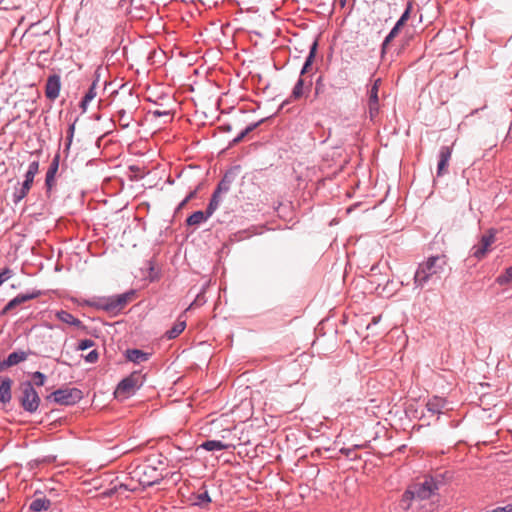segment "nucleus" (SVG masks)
Segmentation results:
<instances>
[{
    "instance_id": "nucleus-1",
    "label": "nucleus",
    "mask_w": 512,
    "mask_h": 512,
    "mask_svg": "<svg viewBox=\"0 0 512 512\" xmlns=\"http://www.w3.org/2000/svg\"><path fill=\"white\" fill-rule=\"evenodd\" d=\"M444 483V475L439 473L435 475H425L422 482L412 483L404 491L401 498V506L408 510L415 500H428L437 495L440 487Z\"/></svg>"
},
{
    "instance_id": "nucleus-2",
    "label": "nucleus",
    "mask_w": 512,
    "mask_h": 512,
    "mask_svg": "<svg viewBox=\"0 0 512 512\" xmlns=\"http://www.w3.org/2000/svg\"><path fill=\"white\" fill-rule=\"evenodd\" d=\"M447 264L448 258L445 254L429 256L419 263L413 278L415 288L422 289L434 277L440 278Z\"/></svg>"
},
{
    "instance_id": "nucleus-3",
    "label": "nucleus",
    "mask_w": 512,
    "mask_h": 512,
    "mask_svg": "<svg viewBox=\"0 0 512 512\" xmlns=\"http://www.w3.org/2000/svg\"><path fill=\"white\" fill-rule=\"evenodd\" d=\"M136 290L130 289L122 294L97 297L92 300L85 301L89 307L103 310L111 315H118L124 307L135 297Z\"/></svg>"
},
{
    "instance_id": "nucleus-4",
    "label": "nucleus",
    "mask_w": 512,
    "mask_h": 512,
    "mask_svg": "<svg viewBox=\"0 0 512 512\" xmlns=\"http://www.w3.org/2000/svg\"><path fill=\"white\" fill-rule=\"evenodd\" d=\"M132 478L137 479L140 485L150 487L163 479V474L153 464L148 462L137 465L131 472Z\"/></svg>"
},
{
    "instance_id": "nucleus-5",
    "label": "nucleus",
    "mask_w": 512,
    "mask_h": 512,
    "mask_svg": "<svg viewBox=\"0 0 512 512\" xmlns=\"http://www.w3.org/2000/svg\"><path fill=\"white\" fill-rule=\"evenodd\" d=\"M83 398V392L76 388H60L47 396V399L60 405H75Z\"/></svg>"
},
{
    "instance_id": "nucleus-6",
    "label": "nucleus",
    "mask_w": 512,
    "mask_h": 512,
    "mask_svg": "<svg viewBox=\"0 0 512 512\" xmlns=\"http://www.w3.org/2000/svg\"><path fill=\"white\" fill-rule=\"evenodd\" d=\"M144 379L145 376L140 371H133L118 383L116 393L123 397H129L143 385Z\"/></svg>"
},
{
    "instance_id": "nucleus-7",
    "label": "nucleus",
    "mask_w": 512,
    "mask_h": 512,
    "mask_svg": "<svg viewBox=\"0 0 512 512\" xmlns=\"http://www.w3.org/2000/svg\"><path fill=\"white\" fill-rule=\"evenodd\" d=\"M21 390V406L26 412L34 413L35 411H37L39 407L40 398L38 393L34 389L33 384L30 381H26L22 383Z\"/></svg>"
},
{
    "instance_id": "nucleus-8",
    "label": "nucleus",
    "mask_w": 512,
    "mask_h": 512,
    "mask_svg": "<svg viewBox=\"0 0 512 512\" xmlns=\"http://www.w3.org/2000/svg\"><path fill=\"white\" fill-rule=\"evenodd\" d=\"M139 98L131 90L120 92L114 99L115 110L125 111L128 114H135L139 107Z\"/></svg>"
},
{
    "instance_id": "nucleus-9",
    "label": "nucleus",
    "mask_w": 512,
    "mask_h": 512,
    "mask_svg": "<svg viewBox=\"0 0 512 512\" xmlns=\"http://www.w3.org/2000/svg\"><path fill=\"white\" fill-rule=\"evenodd\" d=\"M42 295V292L37 289H32L26 293H20L15 296L13 299L8 301V303L2 308V314L8 313L10 311H14L17 309L22 303L36 299Z\"/></svg>"
},
{
    "instance_id": "nucleus-10",
    "label": "nucleus",
    "mask_w": 512,
    "mask_h": 512,
    "mask_svg": "<svg viewBox=\"0 0 512 512\" xmlns=\"http://www.w3.org/2000/svg\"><path fill=\"white\" fill-rule=\"evenodd\" d=\"M381 79L378 78L374 81L371 87L368 89V112L371 120H374L379 113V86Z\"/></svg>"
},
{
    "instance_id": "nucleus-11",
    "label": "nucleus",
    "mask_w": 512,
    "mask_h": 512,
    "mask_svg": "<svg viewBox=\"0 0 512 512\" xmlns=\"http://www.w3.org/2000/svg\"><path fill=\"white\" fill-rule=\"evenodd\" d=\"M61 90V77L59 74H51L48 76L45 84V96L47 99L54 101L59 97Z\"/></svg>"
},
{
    "instance_id": "nucleus-12",
    "label": "nucleus",
    "mask_w": 512,
    "mask_h": 512,
    "mask_svg": "<svg viewBox=\"0 0 512 512\" xmlns=\"http://www.w3.org/2000/svg\"><path fill=\"white\" fill-rule=\"evenodd\" d=\"M59 164H60V153L57 152L54 155V157L52 158V161L48 167V170H47L46 176H45V187H46V191L48 193L50 191H52V189L55 186V176L58 172Z\"/></svg>"
},
{
    "instance_id": "nucleus-13",
    "label": "nucleus",
    "mask_w": 512,
    "mask_h": 512,
    "mask_svg": "<svg viewBox=\"0 0 512 512\" xmlns=\"http://www.w3.org/2000/svg\"><path fill=\"white\" fill-rule=\"evenodd\" d=\"M452 155V147L441 146L439 149V161L437 165V176H443L447 173V168Z\"/></svg>"
},
{
    "instance_id": "nucleus-14",
    "label": "nucleus",
    "mask_w": 512,
    "mask_h": 512,
    "mask_svg": "<svg viewBox=\"0 0 512 512\" xmlns=\"http://www.w3.org/2000/svg\"><path fill=\"white\" fill-rule=\"evenodd\" d=\"M51 501L43 495L41 491H36L33 495V499L29 504V510L32 512L46 511L50 508Z\"/></svg>"
},
{
    "instance_id": "nucleus-15",
    "label": "nucleus",
    "mask_w": 512,
    "mask_h": 512,
    "mask_svg": "<svg viewBox=\"0 0 512 512\" xmlns=\"http://www.w3.org/2000/svg\"><path fill=\"white\" fill-rule=\"evenodd\" d=\"M126 359L134 364H140L150 359L151 353L144 352L143 350L132 348L126 349L124 353Z\"/></svg>"
},
{
    "instance_id": "nucleus-16",
    "label": "nucleus",
    "mask_w": 512,
    "mask_h": 512,
    "mask_svg": "<svg viewBox=\"0 0 512 512\" xmlns=\"http://www.w3.org/2000/svg\"><path fill=\"white\" fill-rule=\"evenodd\" d=\"M447 404L448 402L445 398L433 396L427 401L426 408L430 413L440 415L446 409Z\"/></svg>"
},
{
    "instance_id": "nucleus-17",
    "label": "nucleus",
    "mask_w": 512,
    "mask_h": 512,
    "mask_svg": "<svg viewBox=\"0 0 512 512\" xmlns=\"http://www.w3.org/2000/svg\"><path fill=\"white\" fill-rule=\"evenodd\" d=\"M235 179V174L232 170L226 171L221 180L218 182L214 192L221 195L222 193H226L230 190L231 184Z\"/></svg>"
},
{
    "instance_id": "nucleus-18",
    "label": "nucleus",
    "mask_w": 512,
    "mask_h": 512,
    "mask_svg": "<svg viewBox=\"0 0 512 512\" xmlns=\"http://www.w3.org/2000/svg\"><path fill=\"white\" fill-rule=\"evenodd\" d=\"M112 117L122 129H127L134 121V114H128L125 111L115 110Z\"/></svg>"
},
{
    "instance_id": "nucleus-19",
    "label": "nucleus",
    "mask_w": 512,
    "mask_h": 512,
    "mask_svg": "<svg viewBox=\"0 0 512 512\" xmlns=\"http://www.w3.org/2000/svg\"><path fill=\"white\" fill-rule=\"evenodd\" d=\"M263 122H264V119H261L257 122H253V123H250L249 125H247L245 129H243L235 138H233L229 142V147H233V146L237 145L238 143H240L245 138V136H247L249 133L254 131Z\"/></svg>"
},
{
    "instance_id": "nucleus-20",
    "label": "nucleus",
    "mask_w": 512,
    "mask_h": 512,
    "mask_svg": "<svg viewBox=\"0 0 512 512\" xmlns=\"http://www.w3.org/2000/svg\"><path fill=\"white\" fill-rule=\"evenodd\" d=\"M27 358V354L23 351H14L8 355V357L2 361V369L5 367H11L24 361Z\"/></svg>"
},
{
    "instance_id": "nucleus-21",
    "label": "nucleus",
    "mask_w": 512,
    "mask_h": 512,
    "mask_svg": "<svg viewBox=\"0 0 512 512\" xmlns=\"http://www.w3.org/2000/svg\"><path fill=\"white\" fill-rule=\"evenodd\" d=\"M192 503L200 508H206L211 503V497L205 489L203 492L192 495Z\"/></svg>"
},
{
    "instance_id": "nucleus-22",
    "label": "nucleus",
    "mask_w": 512,
    "mask_h": 512,
    "mask_svg": "<svg viewBox=\"0 0 512 512\" xmlns=\"http://www.w3.org/2000/svg\"><path fill=\"white\" fill-rule=\"evenodd\" d=\"M229 447V444H225L220 440H206L199 446V448L206 451H221L226 450Z\"/></svg>"
},
{
    "instance_id": "nucleus-23",
    "label": "nucleus",
    "mask_w": 512,
    "mask_h": 512,
    "mask_svg": "<svg viewBox=\"0 0 512 512\" xmlns=\"http://www.w3.org/2000/svg\"><path fill=\"white\" fill-rule=\"evenodd\" d=\"M209 218L210 216L205 211L197 210L193 212L189 217H187L186 224L187 226L199 225Z\"/></svg>"
},
{
    "instance_id": "nucleus-24",
    "label": "nucleus",
    "mask_w": 512,
    "mask_h": 512,
    "mask_svg": "<svg viewBox=\"0 0 512 512\" xmlns=\"http://www.w3.org/2000/svg\"><path fill=\"white\" fill-rule=\"evenodd\" d=\"M186 328V321H177L170 329H168L164 337L168 340L177 338Z\"/></svg>"
},
{
    "instance_id": "nucleus-25",
    "label": "nucleus",
    "mask_w": 512,
    "mask_h": 512,
    "mask_svg": "<svg viewBox=\"0 0 512 512\" xmlns=\"http://www.w3.org/2000/svg\"><path fill=\"white\" fill-rule=\"evenodd\" d=\"M305 94V80L303 77H300L298 78V80L296 81L293 89H292V92L290 94V99L291 100H298L300 99L301 97H303Z\"/></svg>"
},
{
    "instance_id": "nucleus-26",
    "label": "nucleus",
    "mask_w": 512,
    "mask_h": 512,
    "mask_svg": "<svg viewBox=\"0 0 512 512\" xmlns=\"http://www.w3.org/2000/svg\"><path fill=\"white\" fill-rule=\"evenodd\" d=\"M496 239V230L491 228L480 238V244L484 246L486 250H489V247L495 242Z\"/></svg>"
},
{
    "instance_id": "nucleus-27",
    "label": "nucleus",
    "mask_w": 512,
    "mask_h": 512,
    "mask_svg": "<svg viewBox=\"0 0 512 512\" xmlns=\"http://www.w3.org/2000/svg\"><path fill=\"white\" fill-rule=\"evenodd\" d=\"M221 198L220 195L213 191L205 212L211 217L219 207Z\"/></svg>"
},
{
    "instance_id": "nucleus-28",
    "label": "nucleus",
    "mask_w": 512,
    "mask_h": 512,
    "mask_svg": "<svg viewBox=\"0 0 512 512\" xmlns=\"http://www.w3.org/2000/svg\"><path fill=\"white\" fill-rule=\"evenodd\" d=\"M495 282L500 286H504L512 282V265L499 274Z\"/></svg>"
},
{
    "instance_id": "nucleus-29",
    "label": "nucleus",
    "mask_w": 512,
    "mask_h": 512,
    "mask_svg": "<svg viewBox=\"0 0 512 512\" xmlns=\"http://www.w3.org/2000/svg\"><path fill=\"white\" fill-rule=\"evenodd\" d=\"M325 83H324V77L322 75L318 76L315 80V86H314V100H320L322 97V94L325 91Z\"/></svg>"
},
{
    "instance_id": "nucleus-30",
    "label": "nucleus",
    "mask_w": 512,
    "mask_h": 512,
    "mask_svg": "<svg viewBox=\"0 0 512 512\" xmlns=\"http://www.w3.org/2000/svg\"><path fill=\"white\" fill-rule=\"evenodd\" d=\"M76 122H77V118L73 122H71L68 126L66 142H65V147H64V152L66 153V155H68L71 144L73 142Z\"/></svg>"
},
{
    "instance_id": "nucleus-31",
    "label": "nucleus",
    "mask_w": 512,
    "mask_h": 512,
    "mask_svg": "<svg viewBox=\"0 0 512 512\" xmlns=\"http://www.w3.org/2000/svg\"><path fill=\"white\" fill-rule=\"evenodd\" d=\"M317 48H318V40L315 39L309 47V53L304 61V64H303L304 66L311 68V66L315 60V57H316Z\"/></svg>"
},
{
    "instance_id": "nucleus-32",
    "label": "nucleus",
    "mask_w": 512,
    "mask_h": 512,
    "mask_svg": "<svg viewBox=\"0 0 512 512\" xmlns=\"http://www.w3.org/2000/svg\"><path fill=\"white\" fill-rule=\"evenodd\" d=\"M38 171H39V161L34 160V161L30 162V164L28 166V170L25 173L24 181L33 183L34 177L38 173Z\"/></svg>"
},
{
    "instance_id": "nucleus-33",
    "label": "nucleus",
    "mask_w": 512,
    "mask_h": 512,
    "mask_svg": "<svg viewBox=\"0 0 512 512\" xmlns=\"http://www.w3.org/2000/svg\"><path fill=\"white\" fill-rule=\"evenodd\" d=\"M487 252H488V250H486L484 248V246H482L480 243L475 244L470 249V257H474L475 259H477L479 261V260H482L486 256Z\"/></svg>"
},
{
    "instance_id": "nucleus-34",
    "label": "nucleus",
    "mask_w": 512,
    "mask_h": 512,
    "mask_svg": "<svg viewBox=\"0 0 512 512\" xmlns=\"http://www.w3.org/2000/svg\"><path fill=\"white\" fill-rule=\"evenodd\" d=\"M400 31L396 28H392L390 32L387 34V36L384 38L382 45H381V53H386V49L388 44L398 35Z\"/></svg>"
},
{
    "instance_id": "nucleus-35",
    "label": "nucleus",
    "mask_w": 512,
    "mask_h": 512,
    "mask_svg": "<svg viewBox=\"0 0 512 512\" xmlns=\"http://www.w3.org/2000/svg\"><path fill=\"white\" fill-rule=\"evenodd\" d=\"M55 316L59 321L68 325H70L71 321L74 319V316L66 310L56 311Z\"/></svg>"
},
{
    "instance_id": "nucleus-36",
    "label": "nucleus",
    "mask_w": 512,
    "mask_h": 512,
    "mask_svg": "<svg viewBox=\"0 0 512 512\" xmlns=\"http://www.w3.org/2000/svg\"><path fill=\"white\" fill-rule=\"evenodd\" d=\"M97 83H98V77H96V79L91 83L88 91L85 93V95L83 97V98H85V101H92L96 97Z\"/></svg>"
},
{
    "instance_id": "nucleus-37",
    "label": "nucleus",
    "mask_w": 512,
    "mask_h": 512,
    "mask_svg": "<svg viewBox=\"0 0 512 512\" xmlns=\"http://www.w3.org/2000/svg\"><path fill=\"white\" fill-rule=\"evenodd\" d=\"M32 378L34 381V384L36 386H43L45 384V381L47 379L46 375L40 371H36L32 374Z\"/></svg>"
},
{
    "instance_id": "nucleus-38",
    "label": "nucleus",
    "mask_w": 512,
    "mask_h": 512,
    "mask_svg": "<svg viewBox=\"0 0 512 512\" xmlns=\"http://www.w3.org/2000/svg\"><path fill=\"white\" fill-rule=\"evenodd\" d=\"M339 452L346 456L348 459L350 460H358L360 459V456L354 454V448L352 447H349V448H346V447H342Z\"/></svg>"
},
{
    "instance_id": "nucleus-39",
    "label": "nucleus",
    "mask_w": 512,
    "mask_h": 512,
    "mask_svg": "<svg viewBox=\"0 0 512 512\" xmlns=\"http://www.w3.org/2000/svg\"><path fill=\"white\" fill-rule=\"evenodd\" d=\"M95 345V341L92 339H83L78 342L77 350L85 351Z\"/></svg>"
},
{
    "instance_id": "nucleus-40",
    "label": "nucleus",
    "mask_w": 512,
    "mask_h": 512,
    "mask_svg": "<svg viewBox=\"0 0 512 512\" xmlns=\"http://www.w3.org/2000/svg\"><path fill=\"white\" fill-rule=\"evenodd\" d=\"M26 195V192L21 187H16L13 192V202L15 204L19 203Z\"/></svg>"
},
{
    "instance_id": "nucleus-41",
    "label": "nucleus",
    "mask_w": 512,
    "mask_h": 512,
    "mask_svg": "<svg viewBox=\"0 0 512 512\" xmlns=\"http://www.w3.org/2000/svg\"><path fill=\"white\" fill-rule=\"evenodd\" d=\"M412 10H413V3H412V1H408L404 12L400 16V19L403 20L404 22H407L408 19L410 18Z\"/></svg>"
},
{
    "instance_id": "nucleus-42",
    "label": "nucleus",
    "mask_w": 512,
    "mask_h": 512,
    "mask_svg": "<svg viewBox=\"0 0 512 512\" xmlns=\"http://www.w3.org/2000/svg\"><path fill=\"white\" fill-rule=\"evenodd\" d=\"M84 358L88 363H96L99 358V353L97 350H92Z\"/></svg>"
},
{
    "instance_id": "nucleus-43",
    "label": "nucleus",
    "mask_w": 512,
    "mask_h": 512,
    "mask_svg": "<svg viewBox=\"0 0 512 512\" xmlns=\"http://www.w3.org/2000/svg\"><path fill=\"white\" fill-rule=\"evenodd\" d=\"M125 1H126V0H121V1H120V4H121V5H123V4H122V2H125ZM129 3H130V5H131L132 9H134V10H135V11H137V12H141V9H140L137 5H135V0H129ZM133 16H134V17H137V18H143V17H144V16L142 15V13H133Z\"/></svg>"
},
{
    "instance_id": "nucleus-44",
    "label": "nucleus",
    "mask_w": 512,
    "mask_h": 512,
    "mask_svg": "<svg viewBox=\"0 0 512 512\" xmlns=\"http://www.w3.org/2000/svg\"><path fill=\"white\" fill-rule=\"evenodd\" d=\"M13 275V271L9 268H2V273H1V277H2V284L7 281L8 279H10Z\"/></svg>"
},
{
    "instance_id": "nucleus-45",
    "label": "nucleus",
    "mask_w": 512,
    "mask_h": 512,
    "mask_svg": "<svg viewBox=\"0 0 512 512\" xmlns=\"http://www.w3.org/2000/svg\"><path fill=\"white\" fill-rule=\"evenodd\" d=\"M12 380L8 377H2V391L10 392Z\"/></svg>"
},
{
    "instance_id": "nucleus-46",
    "label": "nucleus",
    "mask_w": 512,
    "mask_h": 512,
    "mask_svg": "<svg viewBox=\"0 0 512 512\" xmlns=\"http://www.w3.org/2000/svg\"><path fill=\"white\" fill-rule=\"evenodd\" d=\"M70 326H74V327H76L77 329H80V330H86L87 329L86 325H84L83 322L81 320H79L78 318H76V317H74V319L71 321Z\"/></svg>"
},
{
    "instance_id": "nucleus-47",
    "label": "nucleus",
    "mask_w": 512,
    "mask_h": 512,
    "mask_svg": "<svg viewBox=\"0 0 512 512\" xmlns=\"http://www.w3.org/2000/svg\"><path fill=\"white\" fill-rule=\"evenodd\" d=\"M152 115L154 117H162V116H168L170 115V111L168 110H160V109H155L153 111H151Z\"/></svg>"
},
{
    "instance_id": "nucleus-48",
    "label": "nucleus",
    "mask_w": 512,
    "mask_h": 512,
    "mask_svg": "<svg viewBox=\"0 0 512 512\" xmlns=\"http://www.w3.org/2000/svg\"><path fill=\"white\" fill-rule=\"evenodd\" d=\"M32 184L33 183H31V182L23 181L20 187L22 190H24V192H26V194H28Z\"/></svg>"
},
{
    "instance_id": "nucleus-49",
    "label": "nucleus",
    "mask_w": 512,
    "mask_h": 512,
    "mask_svg": "<svg viewBox=\"0 0 512 512\" xmlns=\"http://www.w3.org/2000/svg\"><path fill=\"white\" fill-rule=\"evenodd\" d=\"M198 189H199V186H198V187H196L194 190L190 191V192L188 193V195L185 197L186 201H190V200H192L193 198H195V197H196V195H197Z\"/></svg>"
},
{
    "instance_id": "nucleus-50",
    "label": "nucleus",
    "mask_w": 512,
    "mask_h": 512,
    "mask_svg": "<svg viewBox=\"0 0 512 512\" xmlns=\"http://www.w3.org/2000/svg\"><path fill=\"white\" fill-rule=\"evenodd\" d=\"M493 511L494 512H512V506L511 505H507L505 507L497 508V509H495Z\"/></svg>"
},
{
    "instance_id": "nucleus-51",
    "label": "nucleus",
    "mask_w": 512,
    "mask_h": 512,
    "mask_svg": "<svg viewBox=\"0 0 512 512\" xmlns=\"http://www.w3.org/2000/svg\"><path fill=\"white\" fill-rule=\"evenodd\" d=\"M10 398H11L10 392L2 391V404H4L5 402L9 401Z\"/></svg>"
},
{
    "instance_id": "nucleus-52",
    "label": "nucleus",
    "mask_w": 512,
    "mask_h": 512,
    "mask_svg": "<svg viewBox=\"0 0 512 512\" xmlns=\"http://www.w3.org/2000/svg\"><path fill=\"white\" fill-rule=\"evenodd\" d=\"M206 300H205V297L204 295L202 294H198L196 299L194 300V302L191 304V306L194 304V303H205Z\"/></svg>"
},
{
    "instance_id": "nucleus-53",
    "label": "nucleus",
    "mask_w": 512,
    "mask_h": 512,
    "mask_svg": "<svg viewBox=\"0 0 512 512\" xmlns=\"http://www.w3.org/2000/svg\"><path fill=\"white\" fill-rule=\"evenodd\" d=\"M89 102L90 101H85V98H82L79 106L83 112H85L87 110V106H88Z\"/></svg>"
},
{
    "instance_id": "nucleus-54",
    "label": "nucleus",
    "mask_w": 512,
    "mask_h": 512,
    "mask_svg": "<svg viewBox=\"0 0 512 512\" xmlns=\"http://www.w3.org/2000/svg\"><path fill=\"white\" fill-rule=\"evenodd\" d=\"M406 22H404L403 20H401L400 18L397 20V22L395 23V25L393 26L394 28L398 29L399 31L401 30V28L404 26Z\"/></svg>"
},
{
    "instance_id": "nucleus-55",
    "label": "nucleus",
    "mask_w": 512,
    "mask_h": 512,
    "mask_svg": "<svg viewBox=\"0 0 512 512\" xmlns=\"http://www.w3.org/2000/svg\"><path fill=\"white\" fill-rule=\"evenodd\" d=\"M189 201H186V199L184 198L179 204L178 206L176 207L175 209V212H178L180 211L182 208H184V206L188 203Z\"/></svg>"
},
{
    "instance_id": "nucleus-56",
    "label": "nucleus",
    "mask_w": 512,
    "mask_h": 512,
    "mask_svg": "<svg viewBox=\"0 0 512 512\" xmlns=\"http://www.w3.org/2000/svg\"><path fill=\"white\" fill-rule=\"evenodd\" d=\"M221 130L224 132H229L232 130V125L231 124H223V125H221Z\"/></svg>"
},
{
    "instance_id": "nucleus-57",
    "label": "nucleus",
    "mask_w": 512,
    "mask_h": 512,
    "mask_svg": "<svg viewBox=\"0 0 512 512\" xmlns=\"http://www.w3.org/2000/svg\"><path fill=\"white\" fill-rule=\"evenodd\" d=\"M309 70H310L309 67L303 65L300 70V77H303L306 73H308Z\"/></svg>"
},
{
    "instance_id": "nucleus-58",
    "label": "nucleus",
    "mask_w": 512,
    "mask_h": 512,
    "mask_svg": "<svg viewBox=\"0 0 512 512\" xmlns=\"http://www.w3.org/2000/svg\"><path fill=\"white\" fill-rule=\"evenodd\" d=\"M367 446V443L365 444H355L352 446V448H354V451L357 450V449H362V448H365Z\"/></svg>"
},
{
    "instance_id": "nucleus-59",
    "label": "nucleus",
    "mask_w": 512,
    "mask_h": 512,
    "mask_svg": "<svg viewBox=\"0 0 512 512\" xmlns=\"http://www.w3.org/2000/svg\"><path fill=\"white\" fill-rule=\"evenodd\" d=\"M347 0H339L340 6L343 8L346 5Z\"/></svg>"
},
{
    "instance_id": "nucleus-60",
    "label": "nucleus",
    "mask_w": 512,
    "mask_h": 512,
    "mask_svg": "<svg viewBox=\"0 0 512 512\" xmlns=\"http://www.w3.org/2000/svg\"><path fill=\"white\" fill-rule=\"evenodd\" d=\"M509 134L512 133V120H511V123H510V127H509V131H508Z\"/></svg>"
},
{
    "instance_id": "nucleus-61",
    "label": "nucleus",
    "mask_w": 512,
    "mask_h": 512,
    "mask_svg": "<svg viewBox=\"0 0 512 512\" xmlns=\"http://www.w3.org/2000/svg\"><path fill=\"white\" fill-rule=\"evenodd\" d=\"M312 83L310 82L307 86H306V90L309 91L310 90V87H311Z\"/></svg>"
},
{
    "instance_id": "nucleus-62",
    "label": "nucleus",
    "mask_w": 512,
    "mask_h": 512,
    "mask_svg": "<svg viewBox=\"0 0 512 512\" xmlns=\"http://www.w3.org/2000/svg\"><path fill=\"white\" fill-rule=\"evenodd\" d=\"M477 112H478V109H475L471 114L474 115Z\"/></svg>"
}]
</instances>
